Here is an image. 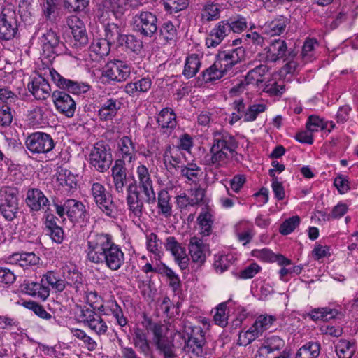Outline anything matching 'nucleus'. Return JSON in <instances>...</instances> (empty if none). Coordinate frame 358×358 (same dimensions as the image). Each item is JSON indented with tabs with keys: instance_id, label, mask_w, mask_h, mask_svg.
<instances>
[{
	"instance_id": "obj_1",
	"label": "nucleus",
	"mask_w": 358,
	"mask_h": 358,
	"mask_svg": "<svg viewBox=\"0 0 358 358\" xmlns=\"http://www.w3.org/2000/svg\"><path fill=\"white\" fill-rule=\"evenodd\" d=\"M86 252L90 262L105 264L113 271L119 270L124 264V252L109 234L91 231L87 238Z\"/></svg>"
},
{
	"instance_id": "obj_2",
	"label": "nucleus",
	"mask_w": 358,
	"mask_h": 358,
	"mask_svg": "<svg viewBox=\"0 0 358 358\" xmlns=\"http://www.w3.org/2000/svg\"><path fill=\"white\" fill-rule=\"evenodd\" d=\"M238 143L226 131H217L213 134L209 152L204 156V164L220 168L225 166L235 155Z\"/></svg>"
},
{
	"instance_id": "obj_3",
	"label": "nucleus",
	"mask_w": 358,
	"mask_h": 358,
	"mask_svg": "<svg viewBox=\"0 0 358 358\" xmlns=\"http://www.w3.org/2000/svg\"><path fill=\"white\" fill-rule=\"evenodd\" d=\"M23 286L27 294L45 301L50 295L48 286H51L52 289L61 292L65 289L66 282L59 278L54 271H50L43 275L41 282L27 281L24 283Z\"/></svg>"
},
{
	"instance_id": "obj_4",
	"label": "nucleus",
	"mask_w": 358,
	"mask_h": 358,
	"mask_svg": "<svg viewBox=\"0 0 358 358\" xmlns=\"http://www.w3.org/2000/svg\"><path fill=\"white\" fill-rule=\"evenodd\" d=\"M147 329L152 334V343L159 355L164 358H177L173 338L168 336L169 329L166 325L148 320Z\"/></svg>"
},
{
	"instance_id": "obj_5",
	"label": "nucleus",
	"mask_w": 358,
	"mask_h": 358,
	"mask_svg": "<svg viewBox=\"0 0 358 358\" xmlns=\"http://www.w3.org/2000/svg\"><path fill=\"white\" fill-rule=\"evenodd\" d=\"M90 193L97 207L110 217H115L117 215V206L113 201V196L106 187L99 182H93L90 188Z\"/></svg>"
},
{
	"instance_id": "obj_6",
	"label": "nucleus",
	"mask_w": 358,
	"mask_h": 358,
	"mask_svg": "<svg viewBox=\"0 0 358 358\" xmlns=\"http://www.w3.org/2000/svg\"><path fill=\"white\" fill-rule=\"evenodd\" d=\"M113 162L111 149L103 141L96 143L90 155V164L99 172L108 171Z\"/></svg>"
},
{
	"instance_id": "obj_7",
	"label": "nucleus",
	"mask_w": 358,
	"mask_h": 358,
	"mask_svg": "<svg viewBox=\"0 0 358 358\" xmlns=\"http://www.w3.org/2000/svg\"><path fill=\"white\" fill-rule=\"evenodd\" d=\"M134 29L146 38L155 36L159 29L158 18L150 11H141L134 17Z\"/></svg>"
},
{
	"instance_id": "obj_8",
	"label": "nucleus",
	"mask_w": 358,
	"mask_h": 358,
	"mask_svg": "<svg viewBox=\"0 0 358 358\" xmlns=\"http://www.w3.org/2000/svg\"><path fill=\"white\" fill-rule=\"evenodd\" d=\"M18 191L10 187L0 189V211L8 220H13L18 213Z\"/></svg>"
},
{
	"instance_id": "obj_9",
	"label": "nucleus",
	"mask_w": 358,
	"mask_h": 358,
	"mask_svg": "<svg viewBox=\"0 0 358 358\" xmlns=\"http://www.w3.org/2000/svg\"><path fill=\"white\" fill-rule=\"evenodd\" d=\"M54 206L57 215L63 220H65V215L72 222L83 221L87 217L85 205L76 199H69L66 200L63 204L55 203Z\"/></svg>"
},
{
	"instance_id": "obj_10",
	"label": "nucleus",
	"mask_w": 358,
	"mask_h": 358,
	"mask_svg": "<svg viewBox=\"0 0 358 358\" xmlns=\"http://www.w3.org/2000/svg\"><path fill=\"white\" fill-rule=\"evenodd\" d=\"M25 145L32 154H46L52 150L55 144L50 134L34 132L27 137Z\"/></svg>"
},
{
	"instance_id": "obj_11",
	"label": "nucleus",
	"mask_w": 358,
	"mask_h": 358,
	"mask_svg": "<svg viewBox=\"0 0 358 358\" xmlns=\"http://www.w3.org/2000/svg\"><path fill=\"white\" fill-rule=\"evenodd\" d=\"M18 31L17 14L10 7L5 8L0 13V40L9 41Z\"/></svg>"
},
{
	"instance_id": "obj_12",
	"label": "nucleus",
	"mask_w": 358,
	"mask_h": 358,
	"mask_svg": "<svg viewBox=\"0 0 358 358\" xmlns=\"http://www.w3.org/2000/svg\"><path fill=\"white\" fill-rule=\"evenodd\" d=\"M131 67L127 62L115 59L108 62L102 73L106 82H123L127 79L131 73Z\"/></svg>"
},
{
	"instance_id": "obj_13",
	"label": "nucleus",
	"mask_w": 358,
	"mask_h": 358,
	"mask_svg": "<svg viewBox=\"0 0 358 358\" xmlns=\"http://www.w3.org/2000/svg\"><path fill=\"white\" fill-rule=\"evenodd\" d=\"M245 50L242 47L220 51L216 55L215 66L222 69L227 75L236 64L245 57Z\"/></svg>"
},
{
	"instance_id": "obj_14",
	"label": "nucleus",
	"mask_w": 358,
	"mask_h": 358,
	"mask_svg": "<svg viewBox=\"0 0 358 358\" xmlns=\"http://www.w3.org/2000/svg\"><path fill=\"white\" fill-rule=\"evenodd\" d=\"M52 80L61 89L67 90L75 94H85L89 91L90 86L85 83H79L66 79L61 76L54 69H50Z\"/></svg>"
},
{
	"instance_id": "obj_15",
	"label": "nucleus",
	"mask_w": 358,
	"mask_h": 358,
	"mask_svg": "<svg viewBox=\"0 0 358 358\" xmlns=\"http://www.w3.org/2000/svg\"><path fill=\"white\" fill-rule=\"evenodd\" d=\"M136 173L139 188L145 196V201L153 203L156 201V195L148 169L145 165H140L137 167Z\"/></svg>"
},
{
	"instance_id": "obj_16",
	"label": "nucleus",
	"mask_w": 358,
	"mask_h": 358,
	"mask_svg": "<svg viewBox=\"0 0 358 358\" xmlns=\"http://www.w3.org/2000/svg\"><path fill=\"white\" fill-rule=\"evenodd\" d=\"M52 99L59 113L67 117H72L74 115L76 104L69 94L64 91L55 90L52 94Z\"/></svg>"
},
{
	"instance_id": "obj_17",
	"label": "nucleus",
	"mask_w": 358,
	"mask_h": 358,
	"mask_svg": "<svg viewBox=\"0 0 358 358\" xmlns=\"http://www.w3.org/2000/svg\"><path fill=\"white\" fill-rule=\"evenodd\" d=\"M41 43L43 51L47 54L48 57L51 55H61L64 52L65 45L63 42L60 41L59 36L57 33L50 29L47 30L41 37Z\"/></svg>"
},
{
	"instance_id": "obj_18",
	"label": "nucleus",
	"mask_w": 358,
	"mask_h": 358,
	"mask_svg": "<svg viewBox=\"0 0 358 358\" xmlns=\"http://www.w3.org/2000/svg\"><path fill=\"white\" fill-rule=\"evenodd\" d=\"M161 134L169 137L177 126V116L170 108H163L156 117Z\"/></svg>"
},
{
	"instance_id": "obj_19",
	"label": "nucleus",
	"mask_w": 358,
	"mask_h": 358,
	"mask_svg": "<svg viewBox=\"0 0 358 358\" xmlns=\"http://www.w3.org/2000/svg\"><path fill=\"white\" fill-rule=\"evenodd\" d=\"M264 51L266 62L275 63L280 59L287 60V45L286 41L280 38L271 40L268 45L264 48Z\"/></svg>"
},
{
	"instance_id": "obj_20",
	"label": "nucleus",
	"mask_w": 358,
	"mask_h": 358,
	"mask_svg": "<svg viewBox=\"0 0 358 358\" xmlns=\"http://www.w3.org/2000/svg\"><path fill=\"white\" fill-rule=\"evenodd\" d=\"M164 246L166 250L170 251L174 257V260L181 270L188 268L189 258L185 249L178 242L174 236H169L165 240Z\"/></svg>"
},
{
	"instance_id": "obj_21",
	"label": "nucleus",
	"mask_w": 358,
	"mask_h": 358,
	"mask_svg": "<svg viewBox=\"0 0 358 358\" xmlns=\"http://www.w3.org/2000/svg\"><path fill=\"white\" fill-rule=\"evenodd\" d=\"M230 34L229 20H222L215 24L206 38L208 48H215Z\"/></svg>"
},
{
	"instance_id": "obj_22",
	"label": "nucleus",
	"mask_w": 358,
	"mask_h": 358,
	"mask_svg": "<svg viewBox=\"0 0 358 358\" xmlns=\"http://www.w3.org/2000/svg\"><path fill=\"white\" fill-rule=\"evenodd\" d=\"M29 92L37 100H45L51 94V87L48 82L43 77L38 76L28 83Z\"/></svg>"
},
{
	"instance_id": "obj_23",
	"label": "nucleus",
	"mask_w": 358,
	"mask_h": 358,
	"mask_svg": "<svg viewBox=\"0 0 358 358\" xmlns=\"http://www.w3.org/2000/svg\"><path fill=\"white\" fill-rule=\"evenodd\" d=\"M111 176L115 189L118 193H123L127 184V168L124 159H116L111 168Z\"/></svg>"
},
{
	"instance_id": "obj_24",
	"label": "nucleus",
	"mask_w": 358,
	"mask_h": 358,
	"mask_svg": "<svg viewBox=\"0 0 358 358\" xmlns=\"http://www.w3.org/2000/svg\"><path fill=\"white\" fill-rule=\"evenodd\" d=\"M117 151L121 157L129 163L132 162L136 158L137 152L136 144L132 141L131 138L128 136H123L117 141Z\"/></svg>"
},
{
	"instance_id": "obj_25",
	"label": "nucleus",
	"mask_w": 358,
	"mask_h": 358,
	"mask_svg": "<svg viewBox=\"0 0 358 358\" xmlns=\"http://www.w3.org/2000/svg\"><path fill=\"white\" fill-rule=\"evenodd\" d=\"M40 258L34 252H16L6 258V262L27 268L39 263Z\"/></svg>"
},
{
	"instance_id": "obj_26",
	"label": "nucleus",
	"mask_w": 358,
	"mask_h": 358,
	"mask_svg": "<svg viewBox=\"0 0 358 358\" xmlns=\"http://www.w3.org/2000/svg\"><path fill=\"white\" fill-rule=\"evenodd\" d=\"M26 203L33 211L43 210L49 203L48 199L38 189H30L27 191Z\"/></svg>"
},
{
	"instance_id": "obj_27",
	"label": "nucleus",
	"mask_w": 358,
	"mask_h": 358,
	"mask_svg": "<svg viewBox=\"0 0 358 358\" xmlns=\"http://www.w3.org/2000/svg\"><path fill=\"white\" fill-rule=\"evenodd\" d=\"M122 103L117 99H107L101 105L98 111L99 119L102 121L113 120L121 108Z\"/></svg>"
},
{
	"instance_id": "obj_28",
	"label": "nucleus",
	"mask_w": 358,
	"mask_h": 358,
	"mask_svg": "<svg viewBox=\"0 0 358 358\" xmlns=\"http://www.w3.org/2000/svg\"><path fill=\"white\" fill-rule=\"evenodd\" d=\"M132 343L138 351L145 356L151 353L150 342L148 338V332L140 327L134 329Z\"/></svg>"
},
{
	"instance_id": "obj_29",
	"label": "nucleus",
	"mask_w": 358,
	"mask_h": 358,
	"mask_svg": "<svg viewBox=\"0 0 358 358\" xmlns=\"http://www.w3.org/2000/svg\"><path fill=\"white\" fill-rule=\"evenodd\" d=\"M133 0H101L100 6L106 12H111L116 19H120L128 10L130 1Z\"/></svg>"
},
{
	"instance_id": "obj_30",
	"label": "nucleus",
	"mask_w": 358,
	"mask_h": 358,
	"mask_svg": "<svg viewBox=\"0 0 358 358\" xmlns=\"http://www.w3.org/2000/svg\"><path fill=\"white\" fill-rule=\"evenodd\" d=\"M289 22V19L280 15L264 25V32L271 36H280L285 32Z\"/></svg>"
},
{
	"instance_id": "obj_31",
	"label": "nucleus",
	"mask_w": 358,
	"mask_h": 358,
	"mask_svg": "<svg viewBox=\"0 0 358 358\" xmlns=\"http://www.w3.org/2000/svg\"><path fill=\"white\" fill-rule=\"evenodd\" d=\"M206 1L201 10V21L203 24L217 20L220 17L221 13L220 5L208 1Z\"/></svg>"
},
{
	"instance_id": "obj_32",
	"label": "nucleus",
	"mask_w": 358,
	"mask_h": 358,
	"mask_svg": "<svg viewBox=\"0 0 358 358\" xmlns=\"http://www.w3.org/2000/svg\"><path fill=\"white\" fill-rule=\"evenodd\" d=\"M105 38L110 45L122 46L123 36L122 29L115 23H108L105 26Z\"/></svg>"
},
{
	"instance_id": "obj_33",
	"label": "nucleus",
	"mask_w": 358,
	"mask_h": 358,
	"mask_svg": "<svg viewBox=\"0 0 358 358\" xmlns=\"http://www.w3.org/2000/svg\"><path fill=\"white\" fill-rule=\"evenodd\" d=\"M269 68L265 64H260L249 71L245 77L247 85L259 86L264 81V76L268 71Z\"/></svg>"
},
{
	"instance_id": "obj_34",
	"label": "nucleus",
	"mask_w": 358,
	"mask_h": 358,
	"mask_svg": "<svg viewBox=\"0 0 358 358\" xmlns=\"http://www.w3.org/2000/svg\"><path fill=\"white\" fill-rule=\"evenodd\" d=\"M57 181L59 185L62 187L67 192L76 189L77 179L76 176L69 170L62 169L57 175Z\"/></svg>"
},
{
	"instance_id": "obj_35",
	"label": "nucleus",
	"mask_w": 358,
	"mask_h": 358,
	"mask_svg": "<svg viewBox=\"0 0 358 358\" xmlns=\"http://www.w3.org/2000/svg\"><path fill=\"white\" fill-rule=\"evenodd\" d=\"M158 214L165 218H169L173 213L172 206L170 203V195L167 190L162 189L157 195Z\"/></svg>"
},
{
	"instance_id": "obj_36",
	"label": "nucleus",
	"mask_w": 358,
	"mask_h": 358,
	"mask_svg": "<svg viewBox=\"0 0 358 358\" xmlns=\"http://www.w3.org/2000/svg\"><path fill=\"white\" fill-rule=\"evenodd\" d=\"M189 252L193 262L199 264L205 262L206 256L203 250V243L199 238L194 236L190 238Z\"/></svg>"
},
{
	"instance_id": "obj_37",
	"label": "nucleus",
	"mask_w": 358,
	"mask_h": 358,
	"mask_svg": "<svg viewBox=\"0 0 358 358\" xmlns=\"http://www.w3.org/2000/svg\"><path fill=\"white\" fill-rule=\"evenodd\" d=\"M106 312L105 315H113L117 324L123 327L127 324V319L124 316L123 311L119 304L115 300L106 301Z\"/></svg>"
},
{
	"instance_id": "obj_38",
	"label": "nucleus",
	"mask_w": 358,
	"mask_h": 358,
	"mask_svg": "<svg viewBox=\"0 0 358 358\" xmlns=\"http://www.w3.org/2000/svg\"><path fill=\"white\" fill-rule=\"evenodd\" d=\"M201 67V61L196 54H192L187 57L184 69L183 76L186 78H192L196 76Z\"/></svg>"
},
{
	"instance_id": "obj_39",
	"label": "nucleus",
	"mask_w": 358,
	"mask_h": 358,
	"mask_svg": "<svg viewBox=\"0 0 358 358\" xmlns=\"http://www.w3.org/2000/svg\"><path fill=\"white\" fill-rule=\"evenodd\" d=\"M338 314L337 310L325 307L314 308L308 315L313 321H329L337 317Z\"/></svg>"
},
{
	"instance_id": "obj_40",
	"label": "nucleus",
	"mask_w": 358,
	"mask_h": 358,
	"mask_svg": "<svg viewBox=\"0 0 358 358\" xmlns=\"http://www.w3.org/2000/svg\"><path fill=\"white\" fill-rule=\"evenodd\" d=\"M320 352V345L317 342H309L300 348L296 358H317Z\"/></svg>"
},
{
	"instance_id": "obj_41",
	"label": "nucleus",
	"mask_w": 358,
	"mask_h": 358,
	"mask_svg": "<svg viewBox=\"0 0 358 358\" xmlns=\"http://www.w3.org/2000/svg\"><path fill=\"white\" fill-rule=\"evenodd\" d=\"M197 222L200 227L201 234L202 236H206L211 234L214 220L210 212H201L197 217Z\"/></svg>"
},
{
	"instance_id": "obj_42",
	"label": "nucleus",
	"mask_w": 358,
	"mask_h": 358,
	"mask_svg": "<svg viewBox=\"0 0 358 358\" xmlns=\"http://www.w3.org/2000/svg\"><path fill=\"white\" fill-rule=\"evenodd\" d=\"M180 173L189 181L195 182L201 175V169L196 164L189 162L187 165L180 167Z\"/></svg>"
},
{
	"instance_id": "obj_43",
	"label": "nucleus",
	"mask_w": 358,
	"mask_h": 358,
	"mask_svg": "<svg viewBox=\"0 0 358 358\" xmlns=\"http://www.w3.org/2000/svg\"><path fill=\"white\" fill-rule=\"evenodd\" d=\"M275 320L276 317L273 315H261L257 317L252 327L261 336L264 331L272 326Z\"/></svg>"
},
{
	"instance_id": "obj_44",
	"label": "nucleus",
	"mask_w": 358,
	"mask_h": 358,
	"mask_svg": "<svg viewBox=\"0 0 358 358\" xmlns=\"http://www.w3.org/2000/svg\"><path fill=\"white\" fill-rule=\"evenodd\" d=\"M335 348L338 358H352L355 352L354 345L346 340H340Z\"/></svg>"
},
{
	"instance_id": "obj_45",
	"label": "nucleus",
	"mask_w": 358,
	"mask_h": 358,
	"mask_svg": "<svg viewBox=\"0 0 358 358\" xmlns=\"http://www.w3.org/2000/svg\"><path fill=\"white\" fill-rule=\"evenodd\" d=\"M206 344V341L203 342H200V341H197L195 339H189L187 338L185 341V345L184 346V350L188 353L191 354L196 357H201L203 355V346Z\"/></svg>"
},
{
	"instance_id": "obj_46",
	"label": "nucleus",
	"mask_w": 358,
	"mask_h": 358,
	"mask_svg": "<svg viewBox=\"0 0 358 358\" xmlns=\"http://www.w3.org/2000/svg\"><path fill=\"white\" fill-rule=\"evenodd\" d=\"M87 326L99 336L106 334L108 331L106 322L98 313L90 320Z\"/></svg>"
},
{
	"instance_id": "obj_47",
	"label": "nucleus",
	"mask_w": 358,
	"mask_h": 358,
	"mask_svg": "<svg viewBox=\"0 0 358 358\" xmlns=\"http://www.w3.org/2000/svg\"><path fill=\"white\" fill-rule=\"evenodd\" d=\"M226 73L222 69L215 66V63L206 69L202 73V79L205 83H210L216 80H219L224 76Z\"/></svg>"
},
{
	"instance_id": "obj_48",
	"label": "nucleus",
	"mask_w": 358,
	"mask_h": 358,
	"mask_svg": "<svg viewBox=\"0 0 358 358\" xmlns=\"http://www.w3.org/2000/svg\"><path fill=\"white\" fill-rule=\"evenodd\" d=\"M158 30H159L160 36L166 42L176 41L177 36V30L171 22H165L160 27H159Z\"/></svg>"
},
{
	"instance_id": "obj_49",
	"label": "nucleus",
	"mask_w": 358,
	"mask_h": 358,
	"mask_svg": "<svg viewBox=\"0 0 358 358\" xmlns=\"http://www.w3.org/2000/svg\"><path fill=\"white\" fill-rule=\"evenodd\" d=\"M111 45L104 39H97L92 43L90 50L99 57H103L109 54Z\"/></svg>"
},
{
	"instance_id": "obj_50",
	"label": "nucleus",
	"mask_w": 358,
	"mask_h": 358,
	"mask_svg": "<svg viewBox=\"0 0 358 358\" xmlns=\"http://www.w3.org/2000/svg\"><path fill=\"white\" fill-rule=\"evenodd\" d=\"M266 105L264 103H257L250 105L244 113V122H253L257 116L266 110Z\"/></svg>"
},
{
	"instance_id": "obj_51",
	"label": "nucleus",
	"mask_w": 358,
	"mask_h": 358,
	"mask_svg": "<svg viewBox=\"0 0 358 358\" xmlns=\"http://www.w3.org/2000/svg\"><path fill=\"white\" fill-rule=\"evenodd\" d=\"M129 215L134 217L140 218L143 213L144 204L143 201L138 198L126 199Z\"/></svg>"
},
{
	"instance_id": "obj_52",
	"label": "nucleus",
	"mask_w": 358,
	"mask_h": 358,
	"mask_svg": "<svg viewBox=\"0 0 358 358\" xmlns=\"http://www.w3.org/2000/svg\"><path fill=\"white\" fill-rule=\"evenodd\" d=\"M163 4L165 10L172 14L185 9L189 4V0H163Z\"/></svg>"
},
{
	"instance_id": "obj_53",
	"label": "nucleus",
	"mask_w": 358,
	"mask_h": 358,
	"mask_svg": "<svg viewBox=\"0 0 358 358\" xmlns=\"http://www.w3.org/2000/svg\"><path fill=\"white\" fill-rule=\"evenodd\" d=\"M123 45H125L127 48L135 53H139L143 48V42L134 35L124 34L122 41Z\"/></svg>"
},
{
	"instance_id": "obj_54",
	"label": "nucleus",
	"mask_w": 358,
	"mask_h": 358,
	"mask_svg": "<svg viewBox=\"0 0 358 358\" xmlns=\"http://www.w3.org/2000/svg\"><path fill=\"white\" fill-rule=\"evenodd\" d=\"M300 223V217L292 216L285 220L280 226L279 231L282 235H288L294 231Z\"/></svg>"
},
{
	"instance_id": "obj_55",
	"label": "nucleus",
	"mask_w": 358,
	"mask_h": 358,
	"mask_svg": "<svg viewBox=\"0 0 358 358\" xmlns=\"http://www.w3.org/2000/svg\"><path fill=\"white\" fill-rule=\"evenodd\" d=\"M23 306L25 308L31 310L36 315L42 319L48 320L52 318L51 314L48 313L41 305L36 302L32 301H24L23 303Z\"/></svg>"
},
{
	"instance_id": "obj_56",
	"label": "nucleus",
	"mask_w": 358,
	"mask_h": 358,
	"mask_svg": "<svg viewBox=\"0 0 358 358\" xmlns=\"http://www.w3.org/2000/svg\"><path fill=\"white\" fill-rule=\"evenodd\" d=\"M233 257L231 255H216L214 266L217 270L223 272L228 269L232 264Z\"/></svg>"
},
{
	"instance_id": "obj_57",
	"label": "nucleus",
	"mask_w": 358,
	"mask_h": 358,
	"mask_svg": "<svg viewBox=\"0 0 358 358\" xmlns=\"http://www.w3.org/2000/svg\"><path fill=\"white\" fill-rule=\"evenodd\" d=\"M307 129L309 131H317L319 129L324 130L327 128V123L316 115H310L306 123Z\"/></svg>"
},
{
	"instance_id": "obj_58",
	"label": "nucleus",
	"mask_w": 358,
	"mask_h": 358,
	"mask_svg": "<svg viewBox=\"0 0 358 358\" xmlns=\"http://www.w3.org/2000/svg\"><path fill=\"white\" fill-rule=\"evenodd\" d=\"M260 335L255 330L252 326L248 331L241 333L238 336V343L240 345L246 346L251 343Z\"/></svg>"
},
{
	"instance_id": "obj_59",
	"label": "nucleus",
	"mask_w": 358,
	"mask_h": 358,
	"mask_svg": "<svg viewBox=\"0 0 358 358\" xmlns=\"http://www.w3.org/2000/svg\"><path fill=\"white\" fill-rule=\"evenodd\" d=\"M226 303H220L216 308V313L214 315V321L216 324L220 327H225L227 324V315H226Z\"/></svg>"
},
{
	"instance_id": "obj_60",
	"label": "nucleus",
	"mask_w": 358,
	"mask_h": 358,
	"mask_svg": "<svg viewBox=\"0 0 358 358\" xmlns=\"http://www.w3.org/2000/svg\"><path fill=\"white\" fill-rule=\"evenodd\" d=\"M193 145V138L189 134L185 133L179 136L176 148L179 150L186 151L189 153L191 152Z\"/></svg>"
},
{
	"instance_id": "obj_61",
	"label": "nucleus",
	"mask_w": 358,
	"mask_h": 358,
	"mask_svg": "<svg viewBox=\"0 0 358 358\" xmlns=\"http://www.w3.org/2000/svg\"><path fill=\"white\" fill-rule=\"evenodd\" d=\"M64 6L70 12L83 10L90 3V0H64Z\"/></svg>"
},
{
	"instance_id": "obj_62",
	"label": "nucleus",
	"mask_w": 358,
	"mask_h": 358,
	"mask_svg": "<svg viewBox=\"0 0 358 358\" xmlns=\"http://www.w3.org/2000/svg\"><path fill=\"white\" fill-rule=\"evenodd\" d=\"M284 346V341L278 336H271L266 341V344L264 348L266 350L268 353L280 350Z\"/></svg>"
},
{
	"instance_id": "obj_63",
	"label": "nucleus",
	"mask_w": 358,
	"mask_h": 358,
	"mask_svg": "<svg viewBox=\"0 0 358 358\" xmlns=\"http://www.w3.org/2000/svg\"><path fill=\"white\" fill-rule=\"evenodd\" d=\"M316 43L315 39H308L305 41L302 48L301 57L306 62L312 60L314 47Z\"/></svg>"
},
{
	"instance_id": "obj_64",
	"label": "nucleus",
	"mask_w": 358,
	"mask_h": 358,
	"mask_svg": "<svg viewBox=\"0 0 358 358\" xmlns=\"http://www.w3.org/2000/svg\"><path fill=\"white\" fill-rule=\"evenodd\" d=\"M62 270L64 278L69 280L68 284L72 285L81 282L82 277L78 270L75 268L71 270L69 267H64Z\"/></svg>"
}]
</instances>
